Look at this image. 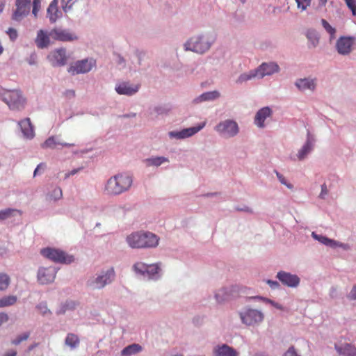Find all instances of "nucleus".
<instances>
[{
    "label": "nucleus",
    "mask_w": 356,
    "mask_h": 356,
    "mask_svg": "<svg viewBox=\"0 0 356 356\" xmlns=\"http://www.w3.org/2000/svg\"><path fill=\"white\" fill-rule=\"evenodd\" d=\"M216 40L214 33L211 31H202L197 33L183 44L185 51H192L199 55L208 52Z\"/></svg>",
    "instance_id": "nucleus-1"
},
{
    "label": "nucleus",
    "mask_w": 356,
    "mask_h": 356,
    "mask_svg": "<svg viewBox=\"0 0 356 356\" xmlns=\"http://www.w3.org/2000/svg\"><path fill=\"white\" fill-rule=\"evenodd\" d=\"M160 238L156 234L140 230L127 235L125 241L133 249H152L159 244Z\"/></svg>",
    "instance_id": "nucleus-2"
},
{
    "label": "nucleus",
    "mask_w": 356,
    "mask_h": 356,
    "mask_svg": "<svg viewBox=\"0 0 356 356\" xmlns=\"http://www.w3.org/2000/svg\"><path fill=\"white\" fill-rule=\"evenodd\" d=\"M133 183L132 177L127 174H118L109 178L104 187L108 195H118L127 191Z\"/></svg>",
    "instance_id": "nucleus-3"
},
{
    "label": "nucleus",
    "mask_w": 356,
    "mask_h": 356,
    "mask_svg": "<svg viewBox=\"0 0 356 356\" xmlns=\"http://www.w3.org/2000/svg\"><path fill=\"white\" fill-rule=\"evenodd\" d=\"M0 99L12 111H22L25 108L26 98L19 90L0 88Z\"/></svg>",
    "instance_id": "nucleus-4"
},
{
    "label": "nucleus",
    "mask_w": 356,
    "mask_h": 356,
    "mask_svg": "<svg viewBox=\"0 0 356 356\" xmlns=\"http://www.w3.org/2000/svg\"><path fill=\"white\" fill-rule=\"evenodd\" d=\"M115 277V270L111 268L89 277L86 282V285L91 289L100 290L111 284L114 281Z\"/></svg>",
    "instance_id": "nucleus-5"
},
{
    "label": "nucleus",
    "mask_w": 356,
    "mask_h": 356,
    "mask_svg": "<svg viewBox=\"0 0 356 356\" xmlns=\"http://www.w3.org/2000/svg\"><path fill=\"white\" fill-rule=\"evenodd\" d=\"M238 316L241 323L247 326L258 325L264 319V315L262 312L249 307L244 308L238 312Z\"/></svg>",
    "instance_id": "nucleus-6"
},
{
    "label": "nucleus",
    "mask_w": 356,
    "mask_h": 356,
    "mask_svg": "<svg viewBox=\"0 0 356 356\" xmlns=\"http://www.w3.org/2000/svg\"><path fill=\"white\" fill-rule=\"evenodd\" d=\"M214 130L222 138L235 137L239 133V127L234 120L227 119L217 124Z\"/></svg>",
    "instance_id": "nucleus-7"
},
{
    "label": "nucleus",
    "mask_w": 356,
    "mask_h": 356,
    "mask_svg": "<svg viewBox=\"0 0 356 356\" xmlns=\"http://www.w3.org/2000/svg\"><path fill=\"white\" fill-rule=\"evenodd\" d=\"M40 253L43 257L56 263L67 264H71L74 260L73 256L68 255L64 251L59 249L46 248L42 249Z\"/></svg>",
    "instance_id": "nucleus-8"
},
{
    "label": "nucleus",
    "mask_w": 356,
    "mask_h": 356,
    "mask_svg": "<svg viewBox=\"0 0 356 356\" xmlns=\"http://www.w3.org/2000/svg\"><path fill=\"white\" fill-rule=\"evenodd\" d=\"M51 38L54 40L67 42L78 40L79 37L74 33L68 29H63L62 27H55L49 31Z\"/></svg>",
    "instance_id": "nucleus-9"
},
{
    "label": "nucleus",
    "mask_w": 356,
    "mask_h": 356,
    "mask_svg": "<svg viewBox=\"0 0 356 356\" xmlns=\"http://www.w3.org/2000/svg\"><path fill=\"white\" fill-rule=\"evenodd\" d=\"M95 65L93 59L85 58L72 63L67 69V72L72 75L86 74L89 72Z\"/></svg>",
    "instance_id": "nucleus-10"
},
{
    "label": "nucleus",
    "mask_w": 356,
    "mask_h": 356,
    "mask_svg": "<svg viewBox=\"0 0 356 356\" xmlns=\"http://www.w3.org/2000/svg\"><path fill=\"white\" fill-rule=\"evenodd\" d=\"M58 268L51 266L40 267L37 273V280L40 284H48L53 282L56 278Z\"/></svg>",
    "instance_id": "nucleus-11"
},
{
    "label": "nucleus",
    "mask_w": 356,
    "mask_h": 356,
    "mask_svg": "<svg viewBox=\"0 0 356 356\" xmlns=\"http://www.w3.org/2000/svg\"><path fill=\"white\" fill-rule=\"evenodd\" d=\"M206 125V122L200 123L197 126L183 129L180 131H170L168 136L170 139L184 140L191 137L202 130Z\"/></svg>",
    "instance_id": "nucleus-12"
},
{
    "label": "nucleus",
    "mask_w": 356,
    "mask_h": 356,
    "mask_svg": "<svg viewBox=\"0 0 356 356\" xmlns=\"http://www.w3.org/2000/svg\"><path fill=\"white\" fill-rule=\"evenodd\" d=\"M67 51L65 48H59L52 51L47 56L51 65L54 67H62L67 63Z\"/></svg>",
    "instance_id": "nucleus-13"
},
{
    "label": "nucleus",
    "mask_w": 356,
    "mask_h": 356,
    "mask_svg": "<svg viewBox=\"0 0 356 356\" xmlns=\"http://www.w3.org/2000/svg\"><path fill=\"white\" fill-rule=\"evenodd\" d=\"M238 291L236 285H229L219 289L215 293V299L218 303H222L235 297Z\"/></svg>",
    "instance_id": "nucleus-14"
},
{
    "label": "nucleus",
    "mask_w": 356,
    "mask_h": 356,
    "mask_svg": "<svg viewBox=\"0 0 356 356\" xmlns=\"http://www.w3.org/2000/svg\"><path fill=\"white\" fill-rule=\"evenodd\" d=\"M276 278L284 285L290 288H296L300 282V277L289 272L280 270L277 272Z\"/></svg>",
    "instance_id": "nucleus-15"
},
{
    "label": "nucleus",
    "mask_w": 356,
    "mask_h": 356,
    "mask_svg": "<svg viewBox=\"0 0 356 356\" xmlns=\"http://www.w3.org/2000/svg\"><path fill=\"white\" fill-rule=\"evenodd\" d=\"M316 143L315 137L307 131L306 141L297 154V158L300 161L304 160L313 151Z\"/></svg>",
    "instance_id": "nucleus-16"
},
{
    "label": "nucleus",
    "mask_w": 356,
    "mask_h": 356,
    "mask_svg": "<svg viewBox=\"0 0 356 356\" xmlns=\"http://www.w3.org/2000/svg\"><path fill=\"white\" fill-rule=\"evenodd\" d=\"M16 10L13 14V19L19 21L26 16L31 10V0H16Z\"/></svg>",
    "instance_id": "nucleus-17"
},
{
    "label": "nucleus",
    "mask_w": 356,
    "mask_h": 356,
    "mask_svg": "<svg viewBox=\"0 0 356 356\" xmlns=\"http://www.w3.org/2000/svg\"><path fill=\"white\" fill-rule=\"evenodd\" d=\"M355 38L350 36L340 37L336 43V49L337 52L341 55H348L352 50Z\"/></svg>",
    "instance_id": "nucleus-18"
},
{
    "label": "nucleus",
    "mask_w": 356,
    "mask_h": 356,
    "mask_svg": "<svg viewBox=\"0 0 356 356\" xmlns=\"http://www.w3.org/2000/svg\"><path fill=\"white\" fill-rule=\"evenodd\" d=\"M139 88V84H132L129 82H122L115 86V90L119 95L132 96L138 92Z\"/></svg>",
    "instance_id": "nucleus-19"
},
{
    "label": "nucleus",
    "mask_w": 356,
    "mask_h": 356,
    "mask_svg": "<svg viewBox=\"0 0 356 356\" xmlns=\"http://www.w3.org/2000/svg\"><path fill=\"white\" fill-rule=\"evenodd\" d=\"M256 69L258 72L259 79L277 73L280 70L279 65L275 62L263 63Z\"/></svg>",
    "instance_id": "nucleus-20"
},
{
    "label": "nucleus",
    "mask_w": 356,
    "mask_h": 356,
    "mask_svg": "<svg viewBox=\"0 0 356 356\" xmlns=\"http://www.w3.org/2000/svg\"><path fill=\"white\" fill-rule=\"evenodd\" d=\"M295 86L300 92L306 90L314 91L316 87V79L311 77L297 79L294 83Z\"/></svg>",
    "instance_id": "nucleus-21"
},
{
    "label": "nucleus",
    "mask_w": 356,
    "mask_h": 356,
    "mask_svg": "<svg viewBox=\"0 0 356 356\" xmlns=\"http://www.w3.org/2000/svg\"><path fill=\"white\" fill-rule=\"evenodd\" d=\"M58 145H61L62 147H72L74 145L73 143H67L62 141L60 136H52L49 137L42 144V148H50L55 149Z\"/></svg>",
    "instance_id": "nucleus-22"
},
{
    "label": "nucleus",
    "mask_w": 356,
    "mask_h": 356,
    "mask_svg": "<svg viewBox=\"0 0 356 356\" xmlns=\"http://www.w3.org/2000/svg\"><path fill=\"white\" fill-rule=\"evenodd\" d=\"M272 110L268 106L263 107L259 109L254 116V124L259 128H264L265 127V120L267 118L270 117L272 115Z\"/></svg>",
    "instance_id": "nucleus-23"
},
{
    "label": "nucleus",
    "mask_w": 356,
    "mask_h": 356,
    "mask_svg": "<svg viewBox=\"0 0 356 356\" xmlns=\"http://www.w3.org/2000/svg\"><path fill=\"white\" fill-rule=\"evenodd\" d=\"M213 354V356H238L237 351L225 343L216 346Z\"/></svg>",
    "instance_id": "nucleus-24"
},
{
    "label": "nucleus",
    "mask_w": 356,
    "mask_h": 356,
    "mask_svg": "<svg viewBox=\"0 0 356 356\" xmlns=\"http://www.w3.org/2000/svg\"><path fill=\"white\" fill-rule=\"evenodd\" d=\"M18 125L23 134L24 138L32 139L35 136L33 126L29 118H25L18 122Z\"/></svg>",
    "instance_id": "nucleus-25"
},
{
    "label": "nucleus",
    "mask_w": 356,
    "mask_h": 356,
    "mask_svg": "<svg viewBox=\"0 0 356 356\" xmlns=\"http://www.w3.org/2000/svg\"><path fill=\"white\" fill-rule=\"evenodd\" d=\"M220 97V92L218 90L205 92L195 97L193 104H197L204 102H213Z\"/></svg>",
    "instance_id": "nucleus-26"
},
{
    "label": "nucleus",
    "mask_w": 356,
    "mask_h": 356,
    "mask_svg": "<svg viewBox=\"0 0 356 356\" xmlns=\"http://www.w3.org/2000/svg\"><path fill=\"white\" fill-rule=\"evenodd\" d=\"M47 16L51 24L55 23L58 18L61 17L62 13L58 8L57 0H53L49 5L47 10Z\"/></svg>",
    "instance_id": "nucleus-27"
},
{
    "label": "nucleus",
    "mask_w": 356,
    "mask_h": 356,
    "mask_svg": "<svg viewBox=\"0 0 356 356\" xmlns=\"http://www.w3.org/2000/svg\"><path fill=\"white\" fill-rule=\"evenodd\" d=\"M50 38L49 32L47 33L42 29L39 30L35 40L36 46L42 49L47 48L50 44Z\"/></svg>",
    "instance_id": "nucleus-28"
},
{
    "label": "nucleus",
    "mask_w": 356,
    "mask_h": 356,
    "mask_svg": "<svg viewBox=\"0 0 356 356\" xmlns=\"http://www.w3.org/2000/svg\"><path fill=\"white\" fill-rule=\"evenodd\" d=\"M134 56L136 60L130 58L129 69L133 71H139L140 66L142 65V61L145 56V52L144 51L136 49L134 51Z\"/></svg>",
    "instance_id": "nucleus-29"
},
{
    "label": "nucleus",
    "mask_w": 356,
    "mask_h": 356,
    "mask_svg": "<svg viewBox=\"0 0 356 356\" xmlns=\"http://www.w3.org/2000/svg\"><path fill=\"white\" fill-rule=\"evenodd\" d=\"M161 270L159 264L147 265L145 278L148 280H158L161 276Z\"/></svg>",
    "instance_id": "nucleus-30"
},
{
    "label": "nucleus",
    "mask_w": 356,
    "mask_h": 356,
    "mask_svg": "<svg viewBox=\"0 0 356 356\" xmlns=\"http://www.w3.org/2000/svg\"><path fill=\"white\" fill-rule=\"evenodd\" d=\"M335 349L339 355L343 356H356V347L350 343L341 346L335 345Z\"/></svg>",
    "instance_id": "nucleus-31"
},
{
    "label": "nucleus",
    "mask_w": 356,
    "mask_h": 356,
    "mask_svg": "<svg viewBox=\"0 0 356 356\" xmlns=\"http://www.w3.org/2000/svg\"><path fill=\"white\" fill-rule=\"evenodd\" d=\"M172 109L170 104H159L154 106L150 113L155 114L156 116L168 115Z\"/></svg>",
    "instance_id": "nucleus-32"
},
{
    "label": "nucleus",
    "mask_w": 356,
    "mask_h": 356,
    "mask_svg": "<svg viewBox=\"0 0 356 356\" xmlns=\"http://www.w3.org/2000/svg\"><path fill=\"white\" fill-rule=\"evenodd\" d=\"M143 350L142 346L138 343H132L124 348L121 350V356H131L139 353Z\"/></svg>",
    "instance_id": "nucleus-33"
},
{
    "label": "nucleus",
    "mask_w": 356,
    "mask_h": 356,
    "mask_svg": "<svg viewBox=\"0 0 356 356\" xmlns=\"http://www.w3.org/2000/svg\"><path fill=\"white\" fill-rule=\"evenodd\" d=\"M254 78L259 79V74L257 69H254L252 70L249 71L248 72H245L240 74L238 79H236V83L238 84H241Z\"/></svg>",
    "instance_id": "nucleus-34"
},
{
    "label": "nucleus",
    "mask_w": 356,
    "mask_h": 356,
    "mask_svg": "<svg viewBox=\"0 0 356 356\" xmlns=\"http://www.w3.org/2000/svg\"><path fill=\"white\" fill-rule=\"evenodd\" d=\"M147 166L159 167L164 163L169 162V159L165 156H152L144 160Z\"/></svg>",
    "instance_id": "nucleus-35"
},
{
    "label": "nucleus",
    "mask_w": 356,
    "mask_h": 356,
    "mask_svg": "<svg viewBox=\"0 0 356 356\" xmlns=\"http://www.w3.org/2000/svg\"><path fill=\"white\" fill-rule=\"evenodd\" d=\"M306 36L309 42V48H315L317 47L319 42V35L316 30H308Z\"/></svg>",
    "instance_id": "nucleus-36"
},
{
    "label": "nucleus",
    "mask_w": 356,
    "mask_h": 356,
    "mask_svg": "<svg viewBox=\"0 0 356 356\" xmlns=\"http://www.w3.org/2000/svg\"><path fill=\"white\" fill-rule=\"evenodd\" d=\"M147 269V264L143 262H136L132 266L133 271L138 275L146 277V273Z\"/></svg>",
    "instance_id": "nucleus-37"
},
{
    "label": "nucleus",
    "mask_w": 356,
    "mask_h": 356,
    "mask_svg": "<svg viewBox=\"0 0 356 356\" xmlns=\"http://www.w3.org/2000/svg\"><path fill=\"white\" fill-rule=\"evenodd\" d=\"M65 343L71 348H75L79 343V339L77 335L69 333L65 338Z\"/></svg>",
    "instance_id": "nucleus-38"
},
{
    "label": "nucleus",
    "mask_w": 356,
    "mask_h": 356,
    "mask_svg": "<svg viewBox=\"0 0 356 356\" xmlns=\"http://www.w3.org/2000/svg\"><path fill=\"white\" fill-rule=\"evenodd\" d=\"M312 236L314 240L318 241L319 243L327 246L331 247L332 239L327 238L325 236L318 234L316 232H313Z\"/></svg>",
    "instance_id": "nucleus-39"
},
{
    "label": "nucleus",
    "mask_w": 356,
    "mask_h": 356,
    "mask_svg": "<svg viewBox=\"0 0 356 356\" xmlns=\"http://www.w3.org/2000/svg\"><path fill=\"white\" fill-rule=\"evenodd\" d=\"M17 300L15 296H4L0 299V308L13 305Z\"/></svg>",
    "instance_id": "nucleus-40"
},
{
    "label": "nucleus",
    "mask_w": 356,
    "mask_h": 356,
    "mask_svg": "<svg viewBox=\"0 0 356 356\" xmlns=\"http://www.w3.org/2000/svg\"><path fill=\"white\" fill-rule=\"evenodd\" d=\"M10 282V277L6 273H0V291L6 290Z\"/></svg>",
    "instance_id": "nucleus-41"
},
{
    "label": "nucleus",
    "mask_w": 356,
    "mask_h": 356,
    "mask_svg": "<svg viewBox=\"0 0 356 356\" xmlns=\"http://www.w3.org/2000/svg\"><path fill=\"white\" fill-rule=\"evenodd\" d=\"M113 56L115 57V62L120 69H124L127 67V60L122 55L119 53H114Z\"/></svg>",
    "instance_id": "nucleus-42"
},
{
    "label": "nucleus",
    "mask_w": 356,
    "mask_h": 356,
    "mask_svg": "<svg viewBox=\"0 0 356 356\" xmlns=\"http://www.w3.org/2000/svg\"><path fill=\"white\" fill-rule=\"evenodd\" d=\"M77 0H60L63 10L67 13L72 10L74 4Z\"/></svg>",
    "instance_id": "nucleus-43"
},
{
    "label": "nucleus",
    "mask_w": 356,
    "mask_h": 356,
    "mask_svg": "<svg viewBox=\"0 0 356 356\" xmlns=\"http://www.w3.org/2000/svg\"><path fill=\"white\" fill-rule=\"evenodd\" d=\"M252 298L261 300L263 302H264L266 303H269L272 306H273L274 307H275L276 309H280V310H283V309H284V307L282 305H280L270 299L266 298H264L261 296H255V297H252Z\"/></svg>",
    "instance_id": "nucleus-44"
},
{
    "label": "nucleus",
    "mask_w": 356,
    "mask_h": 356,
    "mask_svg": "<svg viewBox=\"0 0 356 356\" xmlns=\"http://www.w3.org/2000/svg\"><path fill=\"white\" fill-rule=\"evenodd\" d=\"M331 245H332L330 248H341L343 250H346V251H348L351 249V246L350 244L341 243V242H339V241L334 240V239H332Z\"/></svg>",
    "instance_id": "nucleus-45"
},
{
    "label": "nucleus",
    "mask_w": 356,
    "mask_h": 356,
    "mask_svg": "<svg viewBox=\"0 0 356 356\" xmlns=\"http://www.w3.org/2000/svg\"><path fill=\"white\" fill-rule=\"evenodd\" d=\"M30 337L29 332H24L17 336L15 339L12 340L11 343L13 345L17 346L24 341L27 340Z\"/></svg>",
    "instance_id": "nucleus-46"
},
{
    "label": "nucleus",
    "mask_w": 356,
    "mask_h": 356,
    "mask_svg": "<svg viewBox=\"0 0 356 356\" xmlns=\"http://www.w3.org/2000/svg\"><path fill=\"white\" fill-rule=\"evenodd\" d=\"M198 65L197 64H192L191 65L187 66L185 73L186 75H198L200 72L197 70Z\"/></svg>",
    "instance_id": "nucleus-47"
},
{
    "label": "nucleus",
    "mask_w": 356,
    "mask_h": 356,
    "mask_svg": "<svg viewBox=\"0 0 356 356\" xmlns=\"http://www.w3.org/2000/svg\"><path fill=\"white\" fill-rule=\"evenodd\" d=\"M63 196L62 190L59 187L55 188L49 195V198L54 201L60 200Z\"/></svg>",
    "instance_id": "nucleus-48"
},
{
    "label": "nucleus",
    "mask_w": 356,
    "mask_h": 356,
    "mask_svg": "<svg viewBox=\"0 0 356 356\" xmlns=\"http://www.w3.org/2000/svg\"><path fill=\"white\" fill-rule=\"evenodd\" d=\"M36 308L40 311V312L43 315L45 316L47 314H51L50 310L47 308V303L44 302H42L39 303Z\"/></svg>",
    "instance_id": "nucleus-49"
},
{
    "label": "nucleus",
    "mask_w": 356,
    "mask_h": 356,
    "mask_svg": "<svg viewBox=\"0 0 356 356\" xmlns=\"http://www.w3.org/2000/svg\"><path fill=\"white\" fill-rule=\"evenodd\" d=\"M275 174H276V176L278 179V180L280 181V183L284 186H286L289 189H291L293 188V185L290 183H289L286 179H285V177L281 174L279 172L277 171H275Z\"/></svg>",
    "instance_id": "nucleus-50"
},
{
    "label": "nucleus",
    "mask_w": 356,
    "mask_h": 356,
    "mask_svg": "<svg viewBox=\"0 0 356 356\" xmlns=\"http://www.w3.org/2000/svg\"><path fill=\"white\" fill-rule=\"evenodd\" d=\"M321 191L318 195V197L321 200H325L329 194V190L325 183L321 186Z\"/></svg>",
    "instance_id": "nucleus-51"
},
{
    "label": "nucleus",
    "mask_w": 356,
    "mask_h": 356,
    "mask_svg": "<svg viewBox=\"0 0 356 356\" xmlns=\"http://www.w3.org/2000/svg\"><path fill=\"white\" fill-rule=\"evenodd\" d=\"M14 211L13 209H7L0 211V221L4 220L10 217L12 213Z\"/></svg>",
    "instance_id": "nucleus-52"
},
{
    "label": "nucleus",
    "mask_w": 356,
    "mask_h": 356,
    "mask_svg": "<svg viewBox=\"0 0 356 356\" xmlns=\"http://www.w3.org/2000/svg\"><path fill=\"white\" fill-rule=\"evenodd\" d=\"M6 33L9 36L10 40L13 42L15 41L18 37L17 31L14 28H9L6 31Z\"/></svg>",
    "instance_id": "nucleus-53"
},
{
    "label": "nucleus",
    "mask_w": 356,
    "mask_h": 356,
    "mask_svg": "<svg viewBox=\"0 0 356 356\" xmlns=\"http://www.w3.org/2000/svg\"><path fill=\"white\" fill-rule=\"evenodd\" d=\"M321 24L323 27L328 33H333V32H336V29L333 28L325 19H322Z\"/></svg>",
    "instance_id": "nucleus-54"
},
{
    "label": "nucleus",
    "mask_w": 356,
    "mask_h": 356,
    "mask_svg": "<svg viewBox=\"0 0 356 356\" xmlns=\"http://www.w3.org/2000/svg\"><path fill=\"white\" fill-rule=\"evenodd\" d=\"M298 8L302 10H306L307 7L310 4L311 0H296Z\"/></svg>",
    "instance_id": "nucleus-55"
},
{
    "label": "nucleus",
    "mask_w": 356,
    "mask_h": 356,
    "mask_svg": "<svg viewBox=\"0 0 356 356\" xmlns=\"http://www.w3.org/2000/svg\"><path fill=\"white\" fill-rule=\"evenodd\" d=\"M347 6L351 10L353 15L356 16V0H345Z\"/></svg>",
    "instance_id": "nucleus-56"
},
{
    "label": "nucleus",
    "mask_w": 356,
    "mask_h": 356,
    "mask_svg": "<svg viewBox=\"0 0 356 356\" xmlns=\"http://www.w3.org/2000/svg\"><path fill=\"white\" fill-rule=\"evenodd\" d=\"M40 8V0L33 1V10L32 13L35 17H37L38 13Z\"/></svg>",
    "instance_id": "nucleus-57"
},
{
    "label": "nucleus",
    "mask_w": 356,
    "mask_h": 356,
    "mask_svg": "<svg viewBox=\"0 0 356 356\" xmlns=\"http://www.w3.org/2000/svg\"><path fill=\"white\" fill-rule=\"evenodd\" d=\"M266 283L270 286V289L275 290L280 288V284L279 282L272 280H267Z\"/></svg>",
    "instance_id": "nucleus-58"
},
{
    "label": "nucleus",
    "mask_w": 356,
    "mask_h": 356,
    "mask_svg": "<svg viewBox=\"0 0 356 356\" xmlns=\"http://www.w3.org/2000/svg\"><path fill=\"white\" fill-rule=\"evenodd\" d=\"M234 209L237 211H243V212H246V213H253V211L251 208H250L248 206H245V205H243L242 207H240V206H237L234 208Z\"/></svg>",
    "instance_id": "nucleus-59"
},
{
    "label": "nucleus",
    "mask_w": 356,
    "mask_h": 356,
    "mask_svg": "<svg viewBox=\"0 0 356 356\" xmlns=\"http://www.w3.org/2000/svg\"><path fill=\"white\" fill-rule=\"evenodd\" d=\"M283 356H300L299 355L296 350L294 346H291L289 349L284 353Z\"/></svg>",
    "instance_id": "nucleus-60"
},
{
    "label": "nucleus",
    "mask_w": 356,
    "mask_h": 356,
    "mask_svg": "<svg viewBox=\"0 0 356 356\" xmlns=\"http://www.w3.org/2000/svg\"><path fill=\"white\" fill-rule=\"evenodd\" d=\"M329 296L332 299L338 298V289L337 286H332L329 291Z\"/></svg>",
    "instance_id": "nucleus-61"
},
{
    "label": "nucleus",
    "mask_w": 356,
    "mask_h": 356,
    "mask_svg": "<svg viewBox=\"0 0 356 356\" xmlns=\"http://www.w3.org/2000/svg\"><path fill=\"white\" fill-rule=\"evenodd\" d=\"M347 298L350 300H356V284L354 285L349 292V293L347 295Z\"/></svg>",
    "instance_id": "nucleus-62"
},
{
    "label": "nucleus",
    "mask_w": 356,
    "mask_h": 356,
    "mask_svg": "<svg viewBox=\"0 0 356 356\" xmlns=\"http://www.w3.org/2000/svg\"><path fill=\"white\" fill-rule=\"evenodd\" d=\"M64 95L68 99L74 98L75 97V91L71 89L66 90L64 92Z\"/></svg>",
    "instance_id": "nucleus-63"
},
{
    "label": "nucleus",
    "mask_w": 356,
    "mask_h": 356,
    "mask_svg": "<svg viewBox=\"0 0 356 356\" xmlns=\"http://www.w3.org/2000/svg\"><path fill=\"white\" fill-rule=\"evenodd\" d=\"M8 316L6 313H0V325H1L3 323L8 321Z\"/></svg>",
    "instance_id": "nucleus-64"
}]
</instances>
